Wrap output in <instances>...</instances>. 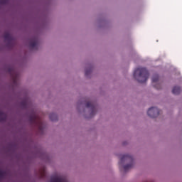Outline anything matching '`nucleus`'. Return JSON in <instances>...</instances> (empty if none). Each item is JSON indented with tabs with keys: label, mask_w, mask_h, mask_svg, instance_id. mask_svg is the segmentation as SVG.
I'll return each mask as SVG.
<instances>
[{
	"label": "nucleus",
	"mask_w": 182,
	"mask_h": 182,
	"mask_svg": "<svg viewBox=\"0 0 182 182\" xmlns=\"http://www.w3.org/2000/svg\"><path fill=\"white\" fill-rule=\"evenodd\" d=\"M0 4H6V0H0Z\"/></svg>",
	"instance_id": "obj_17"
},
{
	"label": "nucleus",
	"mask_w": 182,
	"mask_h": 182,
	"mask_svg": "<svg viewBox=\"0 0 182 182\" xmlns=\"http://www.w3.org/2000/svg\"><path fill=\"white\" fill-rule=\"evenodd\" d=\"M29 120L33 124H36L39 129V130H43V122L42 119L36 114V112L33 111L31 114L29 116Z\"/></svg>",
	"instance_id": "obj_2"
},
{
	"label": "nucleus",
	"mask_w": 182,
	"mask_h": 182,
	"mask_svg": "<svg viewBox=\"0 0 182 182\" xmlns=\"http://www.w3.org/2000/svg\"><path fill=\"white\" fill-rule=\"evenodd\" d=\"M30 48H31L32 49L35 48L36 46H38V39L37 38H33L31 41H30Z\"/></svg>",
	"instance_id": "obj_11"
},
{
	"label": "nucleus",
	"mask_w": 182,
	"mask_h": 182,
	"mask_svg": "<svg viewBox=\"0 0 182 182\" xmlns=\"http://www.w3.org/2000/svg\"><path fill=\"white\" fill-rule=\"evenodd\" d=\"M172 93L173 95H180L181 93V88L180 87H174L172 90Z\"/></svg>",
	"instance_id": "obj_12"
},
{
	"label": "nucleus",
	"mask_w": 182,
	"mask_h": 182,
	"mask_svg": "<svg viewBox=\"0 0 182 182\" xmlns=\"http://www.w3.org/2000/svg\"><path fill=\"white\" fill-rule=\"evenodd\" d=\"M50 182H68L65 176H55L51 177Z\"/></svg>",
	"instance_id": "obj_6"
},
{
	"label": "nucleus",
	"mask_w": 182,
	"mask_h": 182,
	"mask_svg": "<svg viewBox=\"0 0 182 182\" xmlns=\"http://www.w3.org/2000/svg\"><path fill=\"white\" fill-rule=\"evenodd\" d=\"M149 71L146 68L139 67L134 72V77L139 83H146L149 79Z\"/></svg>",
	"instance_id": "obj_1"
},
{
	"label": "nucleus",
	"mask_w": 182,
	"mask_h": 182,
	"mask_svg": "<svg viewBox=\"0 0 182 182\" xmlns=\"http://www.w3.org/2000/svg\"><path fill=\"white\" fill-rule=\"evenodd\" d=\"M29 99L26 98L21 102V106L23 109H28L29 107Z\"/></svg>",
	"instance_id": "obj_10"
},
{
	"label": "nucleus",
	"mask_w": 182,
	"mask_h": 182,
	"mask_svg": "<svg viewBox=\"0 0 182 182\" xmlns=\"http://www.w3.org/2000/svg\"><path fill=\"white\" fill-rule=\"evenodd\" d=\"M6 176V172L4 171H0V178H4Z\"/></svg>",
	"instance_id": "obj_15"
},
{
	"label": "nucleus",
	"mask_w": 182,
	"mask_h": 182,
	"mask_svg": "<svg viewBox=\"0 0 182 182\" xmlns=\"http://www.w3.org/2000/svg\"><path fill=\"white\" fill-rule=\"evenodd\" d=\"M147 114L148 116H149V117H152L153 119H154L160 114V109L154 107H151L149 109Z\"/></svg>",
	"instance_id": "obj_4"
},
{
	"label": "nucleus",
	"mask_w": 182,
	"mask_h": 182,
	"mask_svg": "<svg viewBox=\"0 0 182 182\" xmlns=\"http://www.w3.org/2000/svg\"><path fill=\"white\" fill-rule=\"evenodd\" d=\"M8 72L11 75L14 84L16 85V82H18V73L15 72L14 68H9Z\"/></svg>",
	"instance_id": "obj_5"
},
{
	"label": "nucleus",
	"mask_w": 182,
	"mask_h": 182,
	"mask_svg": "<svg viewBox=\"0 0 182 182\" xmlns=\"http://www.w3.org/2000/svg\"><path fill=\"white\" fill-rule=\"evenodd\" d=\"M157 82H159V75L156 74L154 75H153L152 77V83H157ZM154 87L156 89L160 90L161 89V84H156V85H154Z\"/></svg>",
	"instance_id": "obj_7"
},
{
	"label": "nucleus",
	"mask_w": 182,
	"mask_h": 182,
	"mask_svg": "<svg viewBox=\"0 0 182 182\" xmlns=\"http://www.w3.org/2000/svg\"><path fill=\"white\" fill-rule=\"evenodd\" d=\"M124 161H132L131 164L125 165L124 166V171H128V170H130L133 167V156L129 155V154H125L123 155L120 161L119 162V165L122 166L124 163Z\"/></svg>",
	"instance_id": "obj_3"
},
{
	"label": "nucleus",
	"mask_w": 182,
	"mask_h": 182,
	"mask_svg": "<svg viewBox=\"0 0 182 182\" xmlns=\"http://www.w3.org/2000/svg\"><path fill=\"white\" fill-rule=\"evenodd\" d=\"M4 38L8 42V45H11L14 42V37L9 33H5Z\"/></svg>",
	"instance_id": "obj_9"
},
{
	"label": "nucleus",
	"mask_w": 182,
	"mask_h": 182,
	"mask_svg": "<svg viewBox=\"0 0 182 182\" xmlns=\"http://www.w3.org/2000/svg\"><path fill=\"white\" fill-rule=\"evenodd\" d=\"M91 72H92V69L85 70V76H89Z\"/></svg>",
	"instance_id": "obj_16"
},
{
	"label": "nucleus",
	"mask_w": 182,
	"mask_h": 182,
	"mask_svg": "<svg viewBox=\"0 0 182 182\" xmlns=\"http://www.w3.org/2000/svg\"><path fill=\"white\" fill-rule=\"evenodd\" d=\"M49 117L52 122H56V120H58V115L55 113L50 114Z\"/></svg>",
	"instance_id": "obj_14"
},
{
	"label": "nucleus",
	"mask_w": 182,
	"mask_h": 182,
	"mask_svg": "<svg viewBox=\"0 0 182 182\" xmlns=\"http://www.w3.org/2000/svg\"><path fill=\"white\" fill-rule=\"evenodd\" d=\"M5 120H6V114L0 111V122H5Z\"/></svg>",
	"instance_id": "obj_13"
},
{
	"label": "nucleus",
	"mask_w": 182,
	"mask_h": 182,
	"mask_svg": "<svg viewBox=\"0 0 182 182\" xmlns=\"http://www.w3.org/2000/svg\"><path fill=\"white\" fill-rule=\"evenodd\" d=\"M86 107L91 108V115L93 116L96 113V105L92 102H87L86 104Z\"/></svg>",
	"instance_id": "obj_8"
}]
</instances>
